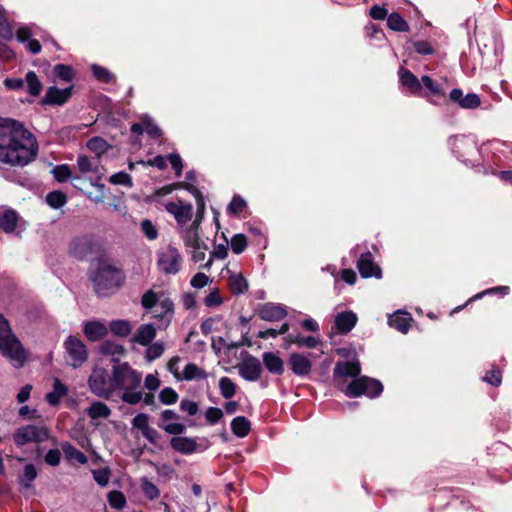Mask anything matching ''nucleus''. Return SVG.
I'll return each mask as SVG.
<instances>
[{
	"label": "nucleus",
	"instance_id": "obj_42",
	"mask_svg": "<svg viewBox=\"0 0 512 512\" xmlns=\"http://www.w3.org/2000/svg\"><path fill=\"white\" fill-rule=\"evenodd\" d=\"M37 477V470L33 464H26L23 469V473L19 478V482L26 488L30 487V484Z\"/></svg>",
	"mask_w": 512,
	"mask_h": 512
},
{
	"label": "nucleus",
	"instance_id": "obj_38",
	"mask_svg": "<svg viewBox=\"0 0 512 512\" xmlns=\"http://www.w3.org/2000/svg\"><path fill=\"white\" fill-rule=\"evenodd\" d=\"M286 339L289 343L297 344L300 347L305 346L307 348H315L320 343V340L313 336L299 337L289 335Z\"/></svg>",
	"mask_w": 512,
	"mask_h": 512
},
{
	"label": "nucleus",
	"instance_id": "obj_34",
	"mask_svg": "<svg viewBox=\"0 0 512 512\" xmlns=\"http://www.w3.org/2000/svg\"><path fill=\"white\" fill-rule=\"evenodd\" d=\"M229 286L234 294H243L248 289V283L241 274H232L229 277Z\"/></svg>",
	"mask_w": 512,
	"mask_h": 512
},
{
	"label": "nucleus",
	"instance_id": "obj_26",
	"mask_svg": "<svg viewBox=\"0 0 512 512\" xmlns=\"http://www.w3.org/2000/svg\"><path fill=\"white\" fill-rule=\"evenodd\" d=\"M18 223V214L12 209L5 210L0 215V228L5 233H12L15 231Z\"/></svg>",
	"mask_w": 512,
	"mask_h": 512
},
{
	"label": "nucleus",
	"instance_id": "obj_60",
	"mask_svg": "<svg viewBox=\"0 0 512 512\" xmlns=\"http://www.w3.org/2000/svg\"><path fill=\"white\" fill-rule=\"evenodd\" d=\"M92 473H93L94 480L100 486L105 487L108 484L109 478H110V470H109V468H102V469L93 470Z\"/></svg>",
	"mask_w": 512,
	"mask_h": 512
},
{
	"label": "nucleus",
	"instance_id": "obj_17",
	"mask_svg": "<svg viewBox=\"0 0 512 512\" xmlns=\"http://www.w3.org/2000/svg\"><path fill=\"white\" fill-rule=\"evenodd\" d=\"M258 315L265 321H279L287 316V310L284 306L266 303L258 309Z\"/></svg>",
	"mask_w": 512,
	"mask_h": 512
},
{
	"label": "nucleus",
	"instance_id": "obj_58",
	"mask_svg": "<svg viewBox=\"0 0 512 512\" xmlns=\"http://www.w3.org/2000/svg\"><path fill=\"white\" fill-rule=\"evenodd\" d=\"M143 398V394L141 391H133V390H124V393L121 396L123 402L135 405L139 403Z\"/></svg>",
	"mask_w": 512,
	"mask_h": 512
},
{
	"label": "nucleus",
	"instance_id": "obj_2",
	"mask_svg": "<svg viewBox=\"0 0 512 512\" xmlns=\"http://www.w3.org/2000/svg\"><path fill=\"white\" fill-rule=\"evenodd\" d=\"M94 292L101 297L115 293L125 281L124 272L110 259L100 258L97 267L89 274Z\"/></svg>",
	"mask_w": 512,
	"mask_h": 512
},
{
	"label": "nucleus",
	"instance_id": "obj_25",
	"mask_svg": "<svg viewBox=\"0 0 512 512\" xmlns=\"http://www.w3.org/2000/svg\"><path fill=\"white\" fill-rule=\"evenodd\" d=\"M360 371V364L358 362H338L334 368V376L357 377Z\"/></svg>",
	"mask_w": 512,
	"mask_h": 512
},
{
	"label": "nucleus",
	"instance_id": "obj_28",
	"mask_svg": "<svg viewBox=\"0 0 512 512\" xmlns=\"http://www.w3.org/2000/svg\"><path fill=\"white\" fill-rule=\"evenodd\" d=\"M62 451L64 453L65 458L68 461H76L79 464H86L88 461V458L86 455L75 448L71 443L64 442L61 444Z\"/></svg>",
	"mask_w": 512,
	"mask_h": 512
},
{
	"label": "nucleus",
	"instance_id": "obj_14",
	"mask_svg": "<svg viewBox=\"0 0 512 512\" xmlns=\"http://www.w3.org/2000/svg\"><path fill=\"white\" fill-rule=\"evenodd\" d=\"M449 98L452 102L457 103L463 109H476L481 105L480 97L475 93H468L463 95L461 89L455 88L450 94Z\"/></svg>",
	"mask_w": 512,
	"mask_h": 512
},
{
	"label": "nucleus",
	"instance_id": "obj_3",
	"mask_svg": "<svg viewBox=\"0 0 512 512\" xmlns=\"http://www.w3.org/2000/svg\"><path fill=\"white\" fill-rule=\"evenodd\" d=\"M0 353L15 368H21L27 361V352L20 340L12 332L8 320L0 314Z\"/></svg>",
	"mask_w": 512,
	"mask_h": 512
},
{
	"label": "nucleus",
	"instance_id": "obj_62",
	"mask_svg": "<svg viewBox=\"0 0 512 512\" xmlns=\"http://www.w3.org/2000/svg\"><path fill=\"white\" fill-rule=\"evenodd\" d=\"M148 422H149L148 415L145 413H139L138 415H136L133 418L132 426L134 428L141 430V432L143 433L145 430H147L150 427Z\"/></svg>",
	"mask_w": 512,
	"mask_h": 512
},
{
	"label": "nucleus",
	"instance_id": "obj_33",
	"mask_svg": "<svg viewBox=\"0 0 512 512\" xmlns=\"http://www.w3.org/2000/svg\"><path fill=\"white\" fill-rule=\"evenodd\" d=\"M387 26L391 30L398 31V32H406L409 30L408 23L397 12H393L390 15H388Z\"/></svg>",
	"mask_w": 512,
	"mask_h": 512
},
{
	"label": "nucleus",
	"instance_id": "obj_39",
	"mask_svg": "<svg viewBox=\"0 0 512 512\" xmlns=\"http://www.w3.org/2000/svg\"><path fill=\"white\" fill-rule=\"evenodd\" d=\"M110 330L116 336L126 337L131 332V325L126 320H115L111 322Z\"/></svg>",
	"mask_w": 512,
	"mask_h": 512
},
{
	"label": "nucleus",
	"instance_id": "obj_52",
	"mask_svg": "<svg viewBox=\"0 0 512 512\" xmlns=\"http://www.w3.org/2000/svg\"><path fill=\"white\" fill-rule=\"evenodd\" d=\"M52 174L58 182L63 183L71 177V170L68 165H57L52 169Z\"/></svg>",
	"mask_w": 512,
	"mask_h": 512
},
{
	"label": "nucleus",
	"instance_id": "obj_21",
	"mask_svg": "<svg viewBox=\"0 0 512 512\" xmlns=\"http://www.w3.org/2000/svg\"><path fill=\"white\" fill-rule=\"evenodd\" d=\"M68 393V388L58 378L54 379L53 390L46 394L45 399L51 406H58Z\"/></svg>",
	"mask_w": 512,
	"mask_h": 512
},
{
	"label": "nucleus",
	"instance_id": "obj_49",
	"mask_svg": "<svg viewBox=\"0 0 512 512\" xmlns=\"http://www.w3.org/2000/svg\"><path fill=\"white\" fill-rule=\"evenodd\" d=\"M230 245L235 254H240L247 247V237L244 234H236L232 237Z\"/></svg>",
	"mask_w": 512,
	"mask_h": 512
},
{
	"label": "nucleus",
	"instance_id": "obj_53",
	"mask_svg": "<svg viewBox=\"0 0 512 512\" xmlns=\"http://www.w3.org/2000/svg\"><path fill=\"white\" fill-rule=\"evenodd\" d=\"M54 72L60 79L67 82L71 81L74 76L72 67L64 64H57L54 67Z\"/></svg>",
	"mask_w": 512,
	"mask_h": 512
},
{
	"label": "nucleus",
	"instance_id": "obj_37",
	"mask_svg": "<svg viewBox=\"0 0 512 512\" xmlns=\"http://www.w3.org/2000/svg\"><path fill=\"white\" fill-rule=\"evenodd\" d=\"M100 352L103 355H123L125 353V348L117 343H114L112 341H104L101 343L99 347Z\"/></svg>",
	"mask_w": 512,
	"mask_h": 512
},
{
	"label": "nucleus",
	"instance_id": "obj_46",
	"mask_svg": "<svg viewBox=\"0 0 512 512\" xmlns=\"http://www.w3.org/2000/svg\"><path fill=\"white\" fill-rule=\"evenodd\" d=\"M160 301L161 300H159L157 294L153 290H148L141 298V304L143 308L147 310H153L158 306Z\"/></svg>",
	"mask_w": 512,
	"mask_h": 512
},
{
	"label": "nucleus",
	"instance_id": "obj_35",
	"mask_svg": "<svg viewBox=\"0 0 512 512\" xmlns=\"http://www.w3.org/2000/svg\"><path fill=\"white\" fill-rule=\"evenodd\" d=\"M27 83L28 92L32 96H38L42 90V83L34 71L26 73L25 81Z\"/></svg>",
	"mask_w": 512,
	"mask_h": 512
},
{
	"label": "nucleus",
	"instance_id": "obj_30",
	"mask_svg": "<svg viewBox=\"0 0 512 512\" xmlns=\"http://www.w3.org/2000/svg\"><path fill=\"white\" fill-rule=\"evenodd\" d=\"M412 319L406 313H396L389 317V325L402 333H407Z\"/></svg>",
	"mask_w": 512,
	"mask_h": 512
},
{
	"label": "nucleus",
	"instance_id": "obj_16",
	"mask_svg": "<svg viewBox=\"0 0 512 512\" xmlns=\"http://www.w3.org/2000/svg\"><path fill=\"white\" fill-rule=\"evenodd\" d=\"M288 364L293 373L298 376L308 375L312 369L310 359L300 353H292L288 359Z\"/></svg>",
	"mask_w": 512,
	"mask_h": 512
},
{
	"label": "nucleus",
	"instance_id": "obj_9",
	"mask_svg": "<svg viewBox=\"0 0 512 512\" xmlns=\"http://www.w3.org/2000/svg\"><path fill=\"white\" fill-rule=\"evenodd\" d=\"M182 257L179 251L168 246L159 254L158 266L165 274H176L181 268Z\"/></svg>",
	"mask_w": 512,
	"mask_h": 512
},
{
	"label": "nucleus",
	"instance_id": "obj_11",
	"mask_svg": "<svg viewBox=\"0 0 512 512\" xmlns=\"http://www.w3.org/2000/svg\"><path fill=\"white\" fill-rule=\"evenodd\" d=\"M239 374L247 381H257L262 373V366L259 359L246 354L242 362L238 365Z\"/></svg>",
	"mask_w": 512,
	"mask_h": 512
},
{
	"label": "nucleus",
	"instance_id": "obj_48",
	"mask_svg": "<svg viewBox=\"0 0 512 512\" xmlns=\"http://www.w3.org/2000/svg\"><path fill=\"white\" fill-rule=\"evenodd\" d=\"M165 351L164 344L162 342H155L153 344H149V347L146 351V359L151 362L163 355Z\"/></svg>",
	"mask_w": 512,
	"mask_h": 512
},
{
	"label": "nucleus",
	"instance_id": "obj_41",
	"mask_svg": "<svg viewBox=\"0 0 512 512\" xmlns=\"http://www.w3.org/2000/svg\"><path fill=\"white\" fill-rule=\"evenodd\" d=\"M219 388L221 395L226 399L232 398L236 393V385L228 377H222L219 380Z\"/></svg>",
	"mask_w": 512,
	"mask_h": 512
},
{
	"label": "nucleus",
	"instance_id": "obj_32",
	"mask_svg": "<svg viewBox=\"0 0 512 512\" xmlns=\"http://www.w3.org/2000/svg\"><path fill=\"white\" fill-rule=\"evenodd\" d=\"M400 80L402 85L407 87L412 93H417L422 88L418 78L409 70L400 71Z\"/></svg>",
	"mask_w": 512,
	"mask_h": 512
},
{
	"label": "nucleus",
	"instance_id": "obj_63",
	"mask_svg": "<svg viewBox=\"0 0 512 512\" xmlns=\"http://www.w3.org/2000/svg\"><path fill=\"white\" fill-rule=\"evenodd\" d=\"M483 379L485 382L493 386H499L502 380L501 371L498 368H492L490 371L486 373Z\"/></svg>",
	"mask_w": 512,
	"mask_h": 512
},
{
	"label": "nucleus",
	"instance_id": "obj_22",
	"mask_svg": "<svg viewBox=\"0 0 512 512\" xmlns=\"http://www.w3.org/2000/svg\"><path fill=\"white\" fill-rule=\"evenodd\" d=\"M155 336L156 328L153 324H142L138 327L133 341L140 345L147 346L152 342Z\"/></svg>",
	"mask_w": 512,
	"mask_h": 512
},
{
	"label": "nucleus",
	"instance_id": "obj_64",
	"mask_svg": "<svg viewBox=\"0 0 512 512\" xmlns=\"http://www.w3.org/2000/svg\"><path fill=\"white\" fill-rule=\"evenodd\" d=\"M159 427L170 435H181L186 429L181 423L159 424Z\"/></svg>",
	"mask_w": 512,
	"mask_h": 512
},
{
	"label": "nucleus",
	"instance_id": "obj_8",
	"mask_svg": "<svg viewBox=\"0 0 512 512\" xmlns=\"http://www.w3.org/2000/svg\"><path fill=\"white\" fill-rule=\"evenodd\" d=\"M49 438V429L44 425H25L18 428L13 434L17 446L28 443H39Z\"/></svg>",
	"mask_w": 512,
	"mask_h": 512
},
{
	"label": "nucleus",
	"instance_id": "obj_24",
	"mask_svg": "<svg viewBox=\"0 0 512 512\" xmlns=\"http://www.w3.org/2000/svg\"><path fill=\"white\" fill-rule=\"evenodd\" d=\"M263 363L270 373L281 375L284 371L283 360L273 352L263 354Z\"/></svg>",
	"mask_w": 512,
	"mask_h": 512
},
{
	"label": "nucleus",
	"instance_id": "obj_47",
	"mask_svg": "<svg viewBox=\"0 0 512 512\" xmlns=\"http://www.w3.org/2000/svg\"><path fill=\"white\" fill-rule=\"evenodd\" d=\"M192 209H193L192 204H190V203H187V204L182 203V205L179 208V210H177V213H176V216H175L176 221L179 224L187 223L192 218Z\"/></svg>",
	"mask_w": 512,
	"mask_h": 512
},
{
	"label": "nucleus",
	"instance_id": "obj_40",
	"mask_svg": "<svg viewBox=\"0 0 512 512\" xmlns=\"http://www.w3.org/2000/svg\"><path fill=\"white\" fill-rule=\"evenodd\" d=\"M141 490L146 498L149 500H155L160 497V491L155 484L149 481L147 478L141 479Z\"/></svg>",
	"mask_w": 512,
	"mask_h": 512
},
{
	"label": "nucleus",
	"instance_id": "obj_19",
	"mask_svg": "<svg viewBox=\"0 0 512 512\" xmlns=\"http://www.w3.org/2000/svg\"><path fill=\"white\" fill-rule=\"evenodd\" d=\"M335 326L340 333L350 332L357 323V316L353 312H341L335 316Z\"/></svg>",
	"mask_w": 512,
	"mask_h": 512
},
{
	"label": "nucleus",
	"instance_id": "obj_15",
	"mask_svg": "<svg viewBox=\"0 0 512 512\" xmlns=\"http://www.w3.org/2000/svg\"><path fill=\"white\" fill-rule=\"evenodd\" d=\"M358 270L362 277L368 278V277H381V269L379 266H377L373 260L372 255L370 252L363 253L357 264Z\"/></svg>",
	"mask_w": 512,
	"mask_h": 512
},
{
	"label": "nucleus",
	"instance_id": "obj_5",
	"mask_svg": "<svg viewBox=\"0 0 512 512\" xmlns=\"http://www.w3.org/2000/svg\"><path fill=\"white\" fill-rule=\"evenodd\" d=\"M103 250L102 241L94 234L74 237L69 244V253L78 260H86Z\"/></svg>",
	"mask_w": 512,
	"mask_h": 512
},
{
	"label": "nucleus",
	"instance_id": "obj_4",
	"mask_svg": "<svg viewBox=\"0 0 512 512\" xmlns=\"http://www.w3.org/2000/svg\"><path fill=\"white\" fill-rule=\"evenodd\" d=\"M113 367L111 379L115 391L117 389L134 390L140 387L142 375L133 370L127 362L121 363L118 359L113 358Z\"/></svg>",
	"mask_w": 512,
	"mask_h": 512
},
{
	"label": "nucleus",
	"instance_id": "obj_55",
	"mask_svg": "<svg viewBox=\"0 0 512 512\" xmlns=\"http://www.w3.org/2000/svg\"><path fill=\"white\" fill-rule=\"evenodd\" d=\"M228 255V248L224 244H219L215 247V249L210 253V260L204 265L205 268H210L212 265L213 259H224Z\"/></svg>",
	"mask_w": 512,
	"mask_h": 512
},
{
	"label": "nucleus",
	"instance_id": "obj_6",
	"mask_svg": "<svg viewBox=\"0 0 512 512\" xmlns=\"http://www.w3.org/2000/svg\"><path fill=\"white\" fill-rule=\"evenodd\" d=\"M88 384L91 392L104 399H110L115 392L111 376L103 368H96L92 371Z\"/></svg>",
	"mask_w": 512,
	"mask_h": 512
},
{
	"label": "nucleus",
	"instance_id": "obj_12",
	"mask_svg": "<svg viewBox=\"0 0 512 512\" xmlns=\"http://www.w3.org/2000/svg\"><path fill=\"white\" fill-rule=\"evenodd\" d=\"M153 317L158 320V329H166L174 315V303L171 299H162L152 311Z\"/></svg>",
	"mask_w": 512,
	"mask_h": 512
},
{
	"label": "nucleus",
	"instance_id": "obj_10",
	"mask_svg": "<svg viewBox=\"0 0 512 512\" xmlns=\"http://www.w3.org/2000/svg\"><path fill=\"white\" fill-rule=\"evenodd\" d=\"M65 348L73 367L80 366L87 359L85 344L75 336H69L65 342Z\"/></svg>",
	"mask_w": 512,
	"mask_h": 512
},
{
	"label": "nucleus",
	"instance_id": "obj_1",
	"mask_svg": "<svg viewBox=\"0 0 512 512\" xmlns=\"http://www.w3.org/2000/svg\"><path fill=\"white\" fill-rule=\"evenodd\" d=\"M38 142L23 123L0 117V162L25 167L38 155Z\"/></svg>",
	"mask_w": 512,
	"mask_h": 512
},
{
	"label": "nucleus",
	"instance_id": "obj_45",
	"mask_svg": "<svg viewBox=\"0 0 512 512\" xmlns=\"http://www.w3.org/2000/svg\"><path fill=\"white\" fill-rule=\"evenodd\" d=\"M108 502L112 508L121 510L126 505V498L120 491H111L108 493Z\"/></svg>",
	"mask_w": 512,
	"mask_h": 512
},
{
	"label": "nucleus",
	"instance_id": "obj_36",
	"mask_svg": "<svg viewBox=\"0 0 512 512\" xmlns=\"http://www.w3.org/2000/svg\"><path fill=\"white\" fill-rule=\"evenodd\" d=\"M46 202L50 207L54 209H59L66 204L67 197L61 191H52L47 194Z\"/></svg>",
	"mask_w": 512,
	"mask_h": 512
},
{
	"label": "nucleus",
	"instance_id": "obj_23",
	"mask_svg": "<svg viewBox=\"0 0 512 512\" xmlns=\"http://www.w3.org/2000/svg\"><path fill=\"white\" fill-rule=\"evenodd\" d=\"M108 333L106 326L99 321L87 322L84 326V334L90 341H98Z\"/></svg>",
	"mask_w": 512,
	"mask_h": 512
},
{
	"label": "nucleus",
	"instance_id": "obj_61",
	"mask_svg": "<svg viewBox=\"0 0 512 512\" xmlns=\"http://www.w3.org/2000/svg\"><path fill=\"white\" fill-rule=\"evenodd\" d=\"M246 207V202L240 196H234L230 204L228 205V212L230 214H239Z\"/></svg>",
	"mask_w": 512,
	"mask_h": 512
},
{
	"label": "nucleus",
	"instance_id": "obj_29",
	"mask_svg": "<svg viewBox=\"0 0 512 512\" xmlns=\"http://www.w3.org/2000/svg\"><path fill=\"white\" fill-rule=\"evenodd\" d=\"M208 377L205 370L200 368L194 363H189L185 366L183 373H181V380H203Z\"/></svg>",
	"mask_w": 512,
	"mask_h": 512
},
{
	"label": "nucleus",
	"instance_id": "obj_43",
	"mask_svg": "<svg viewBox=\"0 0 512 512\" xmlns=\"http://www.w3.org/2000/svg\"><path fill=\"white\" fill-rule=\"evenodd\" d=\"M87 148L92 152H95L99 157L102 153L106 152L108 144L101 137H93L90 140H88Z\"/></svg>",
	"mask_w": 512,
	"mask_h": 512
},
{
	"label": "nucleus",
	"instance_id": "obj_18",
	"mask_svg": "<svg viewBox=\"0 0 512 512\" xmlns=\"http://www.w3.org/2000/svg\"><path fill=\"white\" fill-rule=\"evenodd\" d=\"M199 222L194 220L190 227L185 231L184 242L187 247H191L194 250H208V246L200 241L198 235Z\"/></svg>",
	"mask_w": 512,
	"mask_h": 512
},
{
	"label": "nucleus",
	"instance_id": "obj_56",
	"mask_svg": "<svg viewBox=\"0 0 512 512\" xmlns=\"http://www.w3.org/2000/svg\"><path fill=\"white\" fill-rule=\"evenodd\" d=\"M109 181L112 184L124 185L127 187H132V184H133L131 176L129 174H127L126 172L115 173L114 175H112L110 177Z\"/></svg>",
	"mask_w": 512,
	"mask_h": 512
},
{
	"label": "nucleus",
	"instance_id": "obj_13",
	"mask_svg": "<svg viewBox=\"0 0 512 512\" xmlns=\"http://www.w3.org/2000/svg\"><path fill=\"white\" fill-rule=\"evenodd\" d=\"M73 87L58 89L51 86L47 89L45 96L41 100L42 105H63L72 96Z\"/></svg>",
	"mask_w": 512,
	"mask_h": 512
},
{
	"label": "nucleus",
	"instance_id": "obj_57",
	"mask_svg": "<svg viewBox=\"0 0 512 512\" xmlns=\"http://www.w3.org/2000/svg\"><path fill=\"white\" fill-rule=\"evenodd\" d=\"M141 230L143 234L149 239L154 240L158 236V231L156 226L148 219H144L141 222Z\"/></svg>",
	"mask_w": 512,
	"mask_h": 512
},
{
	"label": "nucleus",
	"instance_id": "obj_31",
	"mask_svg": "<svg viewBox=\"0 0 512 512\" xmlns=\"http://www.w3.org/2000/svg\"><path fill=\"white\" fill-rule=\"evenodd\" d=\"M232 432L238 437H245L251 430L250 421L244 416H238L231 422Z\"/></svg>",
	"mask_w": 512,
	"mask_h": 512
},
{
	"label": "nucleus",
	"instance_id": "obj_50",
	"mask_svg": "<svg viewBox=\"0 0 512 512\" xmlns=\"http://www.w3.org/2000/svg\"><path fill=\"white\" fill-rule=\"evenodd\" d=\"M159 399L163 404L171 405L177 402L178 394L174 389L166 387L159 393Z\"/></svg>",
	"mask_w": 512,
	"mask_h": 512
},
{
	"label": "nucleus",
	"instance_id": "obj_27",
	"mask_svg": "<svg viewBox=\"0 0 512 512\" xmlns=\"http://www.w3.org/2000/svg\"><path fill=\"white\" fill-rule=\"evenodd\" d=\"M85 413L93 420L99 418H108L111 414V409L103 402L94 401L86 410Z\"/></svg>",
	"mask_w": 512,
	"mask_h": 512
},
{
	"label": "nucleus",
	"instance_id": "obj_20",
	"mask_svg": "<svg viewBox=\"0 0 512 512\" xmlns=\"http://www.w3.org/2000/svg\"><path fill=\"white\" fill-rule=\"evenodd\" d=\"M171 447L182 454H191L197 449V442L193 438L188 437H173L170 440Z\"/></svg>",
	"mask_w": 512,
	"mask_h": 512
},
{
	"label": "nucleus",
	"instance_id": "obj_7",
	"mask_svg": "<svg viewBox=\"0 0 512 512\" xmlns=\"http://www.w3.org/2000/svg\"><path fill=\"white\" fill-rule=\"evenodd\" d=\"M382 390L383 386L380 381L363 376L353 380L347 386L345 394L349 397H358L363 394L369 397H376L380 395Z\"/></svg>",
	"mask_w": 512,
	"mask_h": 512
},
{
	"label": "nucleus",
	"instance_id": "obj_59",
	"mask_svg": "<svg viewBox=\"0 0 512 512\" xmlns=\"http://www.w3.org/2000/svg\"><path fill=\"white\" fill-rule=\"evenodd\" d=\"M421 81H422L423 85L427 89H429L433 95L445 96V91L443 90V88L440 87L439 85L435 84L431 77L426 76V75L422 76Z\"/></svg>",
	"mask_w": 512,
	"mask_h": 512
},
{
	"label": "nucleus",
	"instance_id": "obj_51",
	"mask_svg": "<svg viewBox=\"0 0 512 512\" xmlns=\"http://www.w3.org/2000/svg\"><path fill=\"white\" fill-rule=\"evenodd\" d=\"M92 71H93L94 76L98 80L105 82V83L111 82L114 78L113 74L108 69H106L105 67L96 65V64L92 66Z\"/></svg>",
	"mask_w": 512,
	"mask_h": 512
},
{
	"label": "nucleus",
	"instance_id": "obj_54",
	"mask_svg": "<svg viewBox=\"0 0 512 512\" xmlns=\"http://www.w3.org/2000/svg\"><path fill=\"white\" fill-rule=\"evenodd\" d=\"M77 165L82 173L95 172L96 166L86 155H80L77 159Z\"/></svg>",
	"mask_w": 512,
	"mask_h": 512
},
{
	"label": "nucleus",
	"instance_id": "obj_44",
	"mask_svg": "<svg viewBox=\"0 0 512 512\" xmlns=\"http://www.w3.org/2000/svg\"><path fill=\"white\" fill-rule=\"evenodd\" d=\"M186 189L190 191L196 198L197 201V215L196 219L199 223L201 222L205 210V203L201 192L195 186H186Z\"/></svg>",
	"mask_w": 512,
	"mask_h": 512
}]
</instances>
